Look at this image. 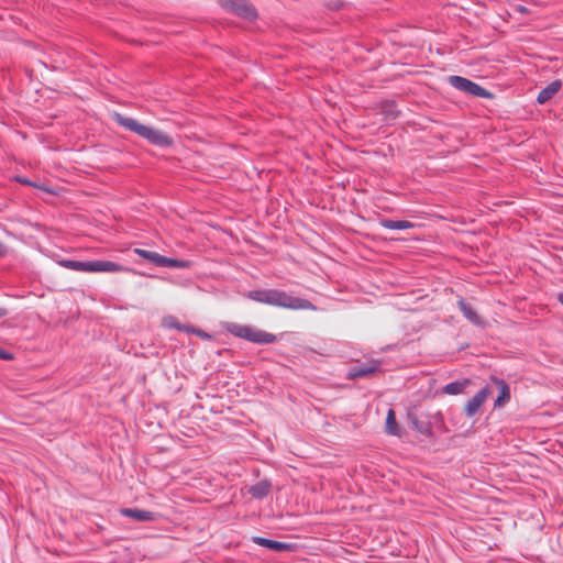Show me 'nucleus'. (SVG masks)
Wrapping results in <instances>:
<instances>
[{
  "instance_id": "1",
  "label": "nucleus",
  "mask_w": 563,
  "mask_h": 563,
  "mask_svg": "<svg viewBox=\"0 0 563 563\" xmlns=\"http://www.w3.org/2000/svg\"><path fill=\"white\" fill-rule=\"evenodd\" d=\"M249 299L269 306L292 309L314 310L316 307L307 299L292 297L286 291L278 289H255L245 295Z\"/></svg>"
},
{
  "instance_id": "2",
  "label": "nucleus",
  "mask_w": 563,
  "mask_h": 563,
  "mask_svg": "<svg viewBox=\"0 0 563 563\" xmlns=\"http://www.w3.org/2000/svg\"><path fill=\"white\" fill-rule=\"evenodd\" d=\"M114 119L119 125L145 139L153 145L167 147L173 144V140L169 135L158 129L142 124L133 118L115 113Z\"/></svg>"
},
{
  "instance_id": "3",
  "label": "nucleus",
  "mask_w": 563,
  "mask_h": 563,
  "mask_svg": "<svg viewBox=\"0 0 563 563\" xmlns=\"http://www.w3.org/2000/svg\"><path fill=\"white\" fill-rule=\"evenodd\" d=\"M223 328L232 335L256 344H268L277 340L275 334L261 330L254 325L225 322Z\"/></svg>"
},
{
  "instance_id": "4",
  "label": "nucleus",
  "mask_w": 563,
  "mask_h": 563,
  "mask_svg": "<svg viewBox=\"0 0 563 563\" xmlns=\"http://www.w3.org/2000/svg\"><path fill=\"white\" fill-rule=\"evenodd\" d=\"M60 266L67 269L76 271V272H87V273H117L123 271V267L114 262L110 261H74V260H63L58 262Z\"/></svg>"
},
{
  "instance_id": "5",
  "label": "nucleus",
  "mask_w": 563,
  "mask_h": 563,
  "mask_svg": "<svg viewBox=\"0 0 563 563\" xmlns=\"http://www.w3.org/2000/svg\"><path fill=\"white\" fill-rule=\"evenodd\" d=\"M448 81L453 88L463 91L470 96L479 98L493 97V95L485 88L465 77L453 75L448 78Z\"/></svg>"
},
{
  "instance_id": "6",
  "label": "nucleus",
  "mask_w": 563,
  "mask_h": 563,
  "mask_svg": "<svg viewBox=\"0 0 563 563\" xmlns=\"http://www.w3.org/2000/svg\"><path fill=\"white\" fill-rule=\"evenodd\" d=\"M134 252L141 256L144 260H147L155 264L156 266L161 267H175V268H187L189 267L188 261L183 260H176V258H169L166 256H163L156 252L142 250V249H135Z\"/></svg>"
},
{
  "instance_id": "7",
  "label": "nucleus",
  "mask_w": 563,
  "mask_h": 563,
  "mask_svg": "<svg viewBox=\"0 0 563 563\" xmlns=\"http://www.w3.org/2000/svg\"><path fill=\"white\" fill-rule=\"evenodd\" d=\"M221 5L245 20L252 21L257 16L255 8L246 0H221Z\"/></svg>"
},
{
  "instance_id": "8",
  "label": "nucleus",
  "mask_w": 563,
  "mask_h": 563,
  "mask_svg": "<svg viewBox=\"0 0 563 563\" xmlns=\"http://www.w3.org/2000/svg\"><path fill=\"white\" fill-rule=\"evenodd\" d=\"M379 367H380L379 361L369 360L365 363H360V364L352 366L349 369L346 377L349 379H354V378H360V377H368V376L375 374L376 372H378Z\"/></svg>"
},
{
  "instance_id": "9",
  "label": "nucleus",
  "mask_w": 563,
  "mask_h": 563,
  "mask_svg": "<svg viewBox=\"0 0 563 563\" xmlns=\"http://www.w3.org/2000/svg\"><path fill=\"white\" fill-rule=\"evenodd\" d=\"M492 395V390L488 386L482 388L472 399H470L465 407L464 412L467 417H473L477 413L482 405Z\"/></svg>"
},
{
  "instance_id": "10",
  "label": "nucleus",
  "mask_w": 563,
  "mask_h": 563,
  "mask_svg": "<svg viewBox=\"0 0 563 563\" xmlns=\"http://www.w3.org/2000/svg\"><path fill=\"white\" fill-rule=\"evenodd\" d=\"M561 88H562L561 80L552 81L551 84H549L545 88H543L539 92V95L537 97L538 103L544 104L545 102L551 100L560 91Z\"/></svg>"
},
{
  "instance_id": "11",
  "label": "nucleus",
  "mask_w": 563,
  "mask_h": 563,
  "mask_svg": "<svg viewBox=\"0 0 563 563\" xmlns=\"http://www.w3.org/2000/svg\"><path fill=\"white\" fill-rule=\"evenodd\" d=\"M493 383L498 389V395L495 400V407H503L510 400L509 386L501 379L493 378Z\"/></svg>"
},
{
  "instance_id": "12",
  "label": "nucleus",
  "mask_w": 563,
  "mask_h": 563,
  "mask_svg": "<svg viewBox=\"0 0 563 563\" xmlns=\"http://www.w3.org/2000/svg\"><path fill=\"white\" fill-rule=\"evenodd\" d=\"M122 515L132 518L136 521H153L155 520V514L142 509L125 508L121 510Z\"/></svg>"
},
{
  "instance_id": "13",
  "label": "nucleus",
  "mask_w": 563,
  "mask_h": 563,
  "mask_svg": "<svg viewBox=\"0 0 563 563\" xmlns=\"http://www.w3.org/2000/svg\"><path fill=\"white\" fill-rule=\"evenodd\" d=\"M253 541H254V543H256V544H258L261 547L268 548V549H271L273 551H276V552H282V551L290 550V548H291V545L288 544V543L269 540V539L262 538V537H254Z\"/></svg>"
},
{
  "instance_id": "14",
  "label": "nucleus",
  "mask_w": 563,
  "mask_h": 563,
  "mask_svg": "<svg viewBox=\"0 0 563 563\" xmlns=\"http://www.w3.org/2000/svg\"><path fill=\"white\" fill-rule=\"evenodd\" d=\"M457 305H459L463 316L468 321H471L472 323H474L476 325H481L483 323L481 317L477 314L475 309L470 303H467L465 300H463V299L459 300Z\"/></svg>"
},
{
  "instance_id": "15",
  "label": "nucleus",
  "mask_w": 563,
  "mask_h": 563,
  "mask_svg": "<svg viewBox=\"0 0 563 563\" xmlns=\"http://www.w3.org/2000/svg\"><path fill=\"white\" fill-rule=\"evenodd\" d=\"M271 492V484L267 481H261L249 488L252 497L261 499L266 497Z\"/></svg>"
},
{
  "instance_id": "16",
  "label": "nucleus",
  "mask_w": 563,
  "mask_h": 563,
  "mask_svg": "<svg viewBox=\"0 0 563 563\" xmlns=\"http://www.w3.org/2000/svg\"><path fill=\"white\" fill-rule=\"evenodd\" d=\"M380 225L389 230H407L415 227V224L410 221L391 219L380 220Z\"/></svg>"
},
{
  "instance_id": "17",
  "label": "nucleus",
  "mask_w": 563,
  "mask_h": 563,
  "mask_svg": "<svg viewBox=\"0 0 563 563\" xmlns=\"http://www.w3.org/2000/svg\"><path fill=\"white\" fill-rule=\"evenodd\" d=\"M162 325L167 329H177L179 331H189V325L181 324L174 316H165L162 319Z\"/></svg>"
},
{
  "instance_id": "18",
  "label": "nucleus",
  "mask_w": 563,
  "mask_h": 563,
  "mask_svg": "<svg viewBox=\"0 0 563 563\" xmlns=\"http://www.w3.org/2000/svg\"><path fill=\"white\" fill-rule=\"evenodd\" d=\"M386 431L391 435L398 434V426L396 422L395 411L389 409L386 417Z\"/></svg>"
},
{
  "instance_id": "19",
  "label": "nucleus",
  "mask_w": 563,
  "mask_h": 563,
  "mask_svg": "<svg viewBox=\"0 0 563 563\" xmlns=\"http://www.w3.org/2000/svg\"><path fill=\"white\" fill-rule=\"evenodd\" d=\"M464 389V385L459 382L450 383L444 386L443 391L449 395L461 394Z\"/></svg>"
},
{
  "instance_id": "20",
  "label": "nucleus",
  "mask_w": 563,
  "mask_h": 563,
  "mask_svg": "<svg viewBox=\"0 0 563 563\" xmlns=\"http://www.w3.org/2000/svg\"><path fill=\"white\" fill-rule=\"evenodd\" d=\"M187 332L196 334L197 336L201 338L202 340H212V335L211 334L205 332L201 329H197L195 327H190L189 325V331H187Z\"/></svg>"
},
{
  "instance_id": "21",
  "label": "nucleus",
  "mask_w": 563,
  "mask_h": 563,
  "mask_svg": "<svg viewBox=\"0 0 563 563\" xmlns=\"http://www.w3.org/2000/svg\"><path fill=\"white\" fill-rule=\"evenodd\" d=\"M386 113H387L388 118L395 119L397 117V114H398V111L390 110V111H386Z\"/></svg>"
},
{
  "instance_id": "22",
  "label": "nucleus",
  "mask_w": 563,
  "mask_h": 563,
  "mask_svg": "<svg viewBox=\"0 0 563 563\" xmlns=\"http://www.w3.org/2000/svg\"><path fill=\"white\" fill-rule=\"evenodd\" d=\"M0 358L11 361L13 360V354H0Z\"/></svg>"
},
{
  "instance_id": "23",
  "label": "nucleus",
  "mask_w": 563,
  "mask_h": 563,
  "mask_svg": "<svg viewBox=\"0 0 563 563\" xmlns=\"http://www.w3.org/2000/svg\"><path fill=\"white\" fill-rule=\"evenodd\" d=\"M7 316V310L4 308H0V318Z\"/></svg>"
},
{
  "instance_id": "24",
  "label": "nucleus",
  "mask_w": 563,
  "mask_h": 563,
  "mask_svg": "<svg viewBox=\"0 0 563 563\" xmlns=\"http://www.w3.org/2000/svg\"><path fill=\"white\" fill-rule=\"evenodd\" d=\"M518 11L523 13V12H526V11H527V9H526L525 7H519V8H518Z\"/></svg>"
},
{
  "instance_id": "25",
  "label": "nucleus",
  "mask_w": 563,
  "mask_h": 563,
  "mask_svg": "<svg viewBox=\"0 0 563 563\" xmlns=\"http://www.w3.org/2000/svg\"><path fill=\"white\" fill-rule=\"evenodd\" d=\"M559 301L563 305V294L559 295Z\"/></svg>"
},
{
  "instance_id": "26",
  "label": "nucleus",
  "mask_w": 563,
  "mask_h": 563,
  "mask_svg": "<svg viewBox=\"0 0 563 563\" xmlns=\"http://www.w3.org/2000/svg\"><path fill=\"white\" fill-rule=\"evenodd\" d=\"M19 181L22 183V184H30V181L26 180V179H19Z\"/></svg>"
},
{
  "instance_id": "27",
  "label": "nucleus",
  "mask_w": 563,
  "mask_h": 563,
  "mask_svg": "<svg viewBox=\"0 0 563 563\" xmlns=\"http://www.w3.org/2000/svg\"><path fill=\"white\" fill-rule=\"evenodd\" d=\"M220 352L228 353V352H230V350L224 349V350H221Z\"/></svg>"
},
{
  "instance_id": "28",
  "label": "nucleus",
  "mask_w": 563,
  "mask_h": 563,
  "mask_svg": "<svg viewBox=\"0 0 563 563\" xmlns=\"http://www.w3.org/2000/svg\"><path fill=\"white\" fill-rule=\"evenodd\" d=\"M0 352H4V351L0 349Z\"/></svg>"
}]
</instances>
